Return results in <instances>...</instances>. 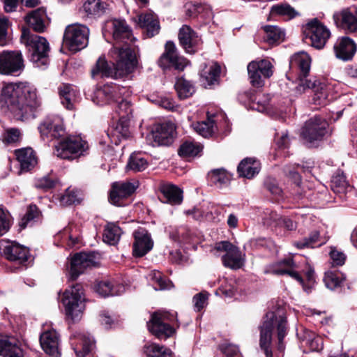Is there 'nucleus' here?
Here are the masks:
<instances>
[{
  "label": "nucleus",
  "instance_id": "8fccbe9b",
  "mask_svg": "<svg viewBox=\"0 0 357 357\" xmlns=\"http://www.w3.org/2000/svg\"><path fill=\"white\" fill-rule=\"evenodd\" d=\"M266 34V40L270 44H273L282 40L284 38V32L277 26L267 25L264 27Z\"/></svg>",
  "mask_w": 357,
  "mask_h": 357
},
{
  "label": "nucleus",
  "instance_id": "4be33fe9",
  "mask_svg": "<svg viewBox=\"0 0 357 357\" xmlns=\"http://www.w3.org/2000/svg\"><path fill=\"white\" fill-rule=\"evenodd\" d=\"M168 319L167 313L155 312L152 315V318L147 323L149 331L160 339H166L174 333V329L169 324L165 323Z\"/></svg>",
  "mask_w": 357,
  "mask_h": 357
},
{
  "label": "nucleus",
  "instance_id": "0e129e2a",
  "mask_svg": "<svg viewBox=\"0 0 357 357\" xmlns=\"http://www.w3.org/2000/svg\"><path fill=\"white\" fill-rule=\"evenodd\" d=\"M153 102L158 106L169 111H176L178 107V105H176L175 102L167 96L158 97L153 100Z\"/></svg>",
  "mask_w": 357,
  "mask_h": 357
},
{
  "label": "nucleus",
  "instance_id": "39448f33",
  "mask_svg": "<svg viewBox=\"0 0 357 357\" xmlns=\"http://www.w3.org/2000/svg\"><path fill=\"white\" fill-rule=\"evenodd\" d=\"M21 40L28 47L31 54L30 60L36 67L47 65L50 45L46 38L36 34H30L29 31L24 29Z\"/></svg>",
  "mask_w": 357,
  "mask_h": 357
},
{
  "label": "nucleus",
  "instance_id": "49530a36",
  "mask_svg": "<svg viewBox=\"0 0 357 357\" xmlns=\"http://www.w3.org/2000/svg\"><path fill=\"white\" fill-rule=\"evenodd\" d=\"M147 166V160L142 154L133 153L129 158L127 169L137 172L144 171Z\"/></svg>",
  "mask_w": 357,
  "mask_h": 357
},
{
  "label": "nucleus",
  "instance_id": "7ed1b4c3",
  "mask_svg": "<svg viewBox=\"0 0 357 357\" xmlns=\"http://www.w3.org/2000/svg\"><path fill=\"white\" fill-rule=\"evenodd\" d=\"M291 66H296L300 70L299 82L294 89L296 95H301L311 90L314 93L313 103L324 106L327 104L326 86L316 77L307 79L311 66V58L304 52L293 55L290 61Z\"/></svg>",
  "mask_w": 357,
  "mask_h": 357
},
{
  "label": "nucleus",
  "instance_id": "e433bc0d",
  "mask_svg": "<svg viewBox=\"0 0 357 357\" xmlns=\"http://www.w3.org/2000/svg\"><path fill=\"white\" fill-rule=\"evenodd\" d=\"M208 179L211 185L222 188L229 185L231 175L224 169H217L208 173Z\"/></svg>",
  "mask_w": 357,
  "mask_h": 357
},
{
  "label": "nucleus",
  "instance_id": "c756f323",
  "mask_svg": "<svg viewBox=\"0 0 357 357\" xmlns=\"http://www.w3.org/2000/svg\"><path fill=\"white\" fill-rule=\"evenodd\" d=\"M334 50L337 58L342 60H349L354 55L356 46L351 38L342 37L337 40Z\"/></svg>",
  "mask_w": 357,
  "mask_h": 357
},
{
  "label": "nucleus",
  "instance_id": "dca6fc26",
  "mask_svg": "<svg viewBox=\"0 0 357 357\" xmlns=\"http://www.w3.org/2000/svg\"><path fill=\"white\" fill-rule=\"evenodd\" d=\"M305 33L312 46L319 50L325 46L331 36L329 29L316 18L306 24Z\"/></svg>",
  "mask_w": 357,
  "mask_h": 357
},
{
  "label": "nucleus",
  "instance_id": "f257e3e1",
  "mask_svg": "<svg viewBox=\"0 0 357 357\" xmlns=\"http://www.w3.org/2000/svg\"><path fill=\"white\" fill-rule=\"evenodd\" d=\"M0 105L19 119L34 116L41 102L36 89L29 82H3L0 93Z\"/></svg>",
  "mask_w": 357,
  "mask_h": 357
},
{
  "label": "nucleus",
  "instance_id": "3c124183",
  "mask_svg": "<svg viewBox=\"0 0 357 357\" xmlns=\"http://www.w3.org/2000/svg\"><path fill=\"white\" fill-rule=\"evenodd\" d=\"M151 280L153 281V285L155 290L169 289L172 287V283L167 281L160 272L154 271L150 274Z\"/></svg>",
  "mask_w": 357,
  "mask_h": 357
},
{
  "label": "nucleus",
  "instance_id": "c85d7f7f",
  "mask_svg": "<svg viewBox=\"0 0 357 357\" xmlns=\"http://www.w3.org/2000/svg\"><path fill=\"white\" fill-rule=\"evenodd\" d=\"M40 342L46 354L52 357H59V338L56 331L48 330L43 333L40 337Z\"/></svg>",
  "mask_w": 357,
  "mask_h": 357
},
{
  "label": "nucleus",
  "instance_id": "20e7f679",
  "mask_svg": "<svg viewBox=\"0 0 357 357\" xmlns=\"http://www.w3.org/2000/svg\"><path fill=\"white\" fill-rule=\"evenodd\" d=\"M276 325L278 330V338L279 341L278 349L283 351L282 340L287 334L286 318L279 313L268 312L266 313L260 333V347L264 350L266 357H273L269 346L271 342V335L273 326Z\"/></svg>",
  "mask_w": 357,
  "mask_h": 357
},
{
  "label": "nucleus",
  "instance_id": "423d86ee",
  "mask_svg": "<svg viewBox=\"0 0 357 357\" xmlns=\"http://www.w3.org/2000/svg\"><path fill=\"white\" fill-rule=\"evenodd\" d=\"M84 301L83 288L80 284H75L67 289L63 293L61 302L68 318L73 321H79L85 309Z\"/></svg>",
  "mask_w": 357,
  "mask_h": 357
},
{
  "label": "nucleus",
  "instance_id": "5fc2aeb1",
  "mask_svg": "<svg viewBox=\"0 0 357 357\" xmlns=\"http://www.w3.org/2000/svg\"><path fill=\"white\" fill-rule=\"evenodd\" d=\"M21 138V132L16 128H7L2 135V141L6 144H15L20 142Z\"/></svg>",
  "mask_w": 357,
  "mask_h": 357
},
{
  "label": "nucleus",
  "instance_id": "b1692460",
  "mask_svg": "<svg viewBox=\"0 0 357 357\" xmlns=\"http://www.w3.org/2000/svg\"><path fill=\"white\" fill-rule=\"evenodd\" d=\"M176 135V126L170 121L158 125L150 136L153 139V146H168L173 142Z\"/></svg>",
  "mask_w": 357,
  "mask_h": 357
},
{
  "label": "nucleus",
  "instance_id": "680f3d73",
  "mask_svg": "<svg viewBox=\"0 0 357 357\" xmlns=\"http://www.w3.org/2000/svg\"><path fill=\"white\" fill-rule=\"evenodd\" d=\"M319 233L317 231H312L308 238H305L302 241H296L294 245L298 249L314 247V245L318 242Z\"/></svg>",
  "mask_w": 357,
  "mask_h": 357
},
{
  "label": "nucleus",
  "instance_id": "4d7b16f0",
  "mask_svg": "<svg viewBox=\"0 0 357 357\" xmlns=\"http://www.w3.org/2000/svg\"><path fill=\"white\" fill-rule=\"evenodd\" d=\"M264 187L276 199L282 197L283 191L274 178L267 177L264 181Z\"/></svg>",
  "mask_w": 357,
  "mask_h": 357
},
{
  "label": "nucleus",
  "instance_id": "2f4dec72",
  "mask_svg": "<svg viewBox=\"0 0 357 357\" xmlns=\"http://www.w3.org/2000/svg\"><path fill=\"white\" fill-rule=\"evenodd\" d=\"M261 169V165L259 160L247 158L243 159L238 166V172L242 177L252 178L259 174Z\"/></svg>",
  "mask_w": 357,
  "mask_h": 357
},
{
  "label": "nucleus",
  "instance_id": "1a4fd4ad",
  "mask_svg": "<svg viewBox=\"0 0 357 357\" xmlns=\"http://www.w3.org/2000/svg\"><path fill=\"white\" fill-rule=\"evenodd\" d=\"M328 123L322 118L315 116L307 121L302 128L301 136L307 146H313L316 142L321 141L326 134Z\"/></svg>",
  "mask_w": 357,
  "mask_h": 357
},
{
  "label": "nucleus",
  "instance_id": "f03ea898",
  "mask_svg": "<svg viewBox=\"0 0 357 357\" xmlns=\"http://www.w3.org/2000/svg\"><path fill=\"white\" fill-rule=\"evenodd\" d=\"M112 54L115 60L113 68L109 66L104 56H100L91 70L93 78L96 77L126 78L137 69L138 64L137 56L130 46L126 45L122 47H114Z\"/></svg>",
  "mask_w": 357,
  "mask_h": 357
},
{
  "label": "nucleus",
  "instance_id": "f704fd0d",
  "mask_svg": "<svg viewBox=\"0 0 357 357\" xmlns=\"http://www.w3.org/2000/svg\"><path fill=\"white\" fill-rule=\"evenodd\" d=\"M160 191L164 197L163 202L172 205L180 204L183 200L182 191L177 186L172 184L163 185Z\"/></svg>",
  "mask_w": 357,
  "mask_h": 357
},
{
  "label": "nucleus",
  "instance_id": "ea45409f",
  "mask_svg": "<svg viewBox=\"0 0 357 357\" xmlns=\"http://www.w3.org/2000/svg\"><path fill=\"white\" fill-rule=\"evenodd\" d=\"M59 95L61 103L68 109L73 108L75 91L69 84H63L59 87Z\"/></svg>",
  "mask_w": 357,
  "mask_h": 357
},
{
  "label": "nucleus",
  "instance_id": "a18cd8bd",
  "mask_svg": "<svg viewBox=\"0 0 357 357\" xmlns=\"http://www.w3.org/2000/svg\"><path fill=\"white\" fill-rule=\"evenodd\" d=\"M129 95L130 93L127 96H121V98H118V101H115V102H117L116 112L120 116V119L128 120L130 116L132 114V104L130 101L126 98Z\"/></svg>",
  "mask_w": 357,
  "mask_h": 357
},
{
  "label": "nucleus",
  "instance_id": "aec40b11",
  "mask_svg": "<svg viewBox=\"0 0 357 357\" xmlns=\"http://www.w3.org/2000/svg\"><path fill=\"white\" fill-rule=\"evenodd\" d=\"M96 265V257L93 253L80 252L75 254L70 261V280H76L87 268Z\"/></svg>",
  "mask_w": 357,
  "mask_h": 357
},
{
  "label": "nucleus",
  "instance_id": "bb28decb",
  "mask_svg": "<svg viewBox=\"0 0 357 357\" xmlns=\"http://www.w3.org/2000/svg\"><path fill=\"white\" fill-rule=\"evenodd\" d=\"M135 20L137 25L144 30L146 36L149 38L155 36L160 31L159 20L157 16L151 12L137 15Z\"/></svg>",
  "mask_w": 357,
  "mask_h": 357
},
{
  "label": "nucleus",
  "instance_id": "338daca9",
  "mask_svg": "<svg viewBox=\"0 0 357 357\" xmlns=\"http://www.w3.org/2000/svg\"><path fill=\"white\" fill-rule=\"evenodd\" d=\"M10 227L9 214L0 208V236L6 234Z\"/></svg>",
  "mask_w": 357,
  "mask_h": 357
},
{
  "label": "nucleus",
  "instance_id": "cd10ccee",
  "mask_svg": "<svg viewBox=\"0 0 357 357\" xmlns=\"http://www.w3.org/2000/svg\"><path fill=\"white\" fill-rule=\"evenodd\" d=\"M24 352L17 339L0 335V357H23Z\"/></svg>",
  "mask_w": 357,
  "mask_h": 357
},
{
  "label": "nucleus",
  "instance_id": "09e8293b",
  "mask_svg": "<svg viewBox=\"0 0 357 357\" xmlns=\"http://www.w3.org/2000/svg\"><path fill=\"white\" fill-rule=\"evenodd\" d=\"M202 149L200 144L192 142H185L182 144L178 150V154L183 157H193L197 155Z\"/></svg>",
  "mask_w": 357,
  "mask_h": 357
},
{
  "label": "nucleus",
  "instance_id": "13d9d810",
  "mask_svg": "<svg viewBox=\"0 0 357 357\" xmlns=\"http://www.w3.org/2000/svg\"><path fill=\"white\" fill-rule=\"evenodd\" d=\"M57 182L56 176L52 174L45 176L36 180L35 185L37 188L47 190L54 188Z\"/></svg>",
  "mask_w": 357,
  "mask_h": 357
},
{
  "label": "nucleus",
  "instance_id": "58836bf2",
  "mask_svg": "<svg viewBox=\"0 0 357 357\" xmlns=\"http://www.w3.org/2000/svg\"><path fill=\"white\" fill-rule=\"evenodd\" d=\"M143 351L146 357H172V352L169 349L153 342L146 343Z\"/></svg>",
  "mask_w": 357,
  "mask_h": 357
},
{
  "label": "nucleus",
  "instance_id": "ddd939ff",
  "mask_svg": "<svg viewBox=\"0 0 357 357\" xmlns=\"http://www.w3.org/2000/svg\"><path fill=\"white\" fill-rule=\"evenodd\" d=\"M137 187V181L114 182L109 191V202L117 206H126V201L135 192Z\"/></svg>",
  "mask_w": 357,
  "mask_h": 357
},
{
  "label": "nucleus",
  "instance_id": "69168bd1",
  "mask_svg": "<svg viewBox=\"0 0 357 357\" xmlns=\"http://www.w3.org/2000/svg\"><path fill=\"white\" fill-rule=\"evenodd\" d=\"M8 26L9 22L6 18L0 19V46L6 45L10 41L8 35Z\"/></svg>",
  "mask_w": 357,
  "mask_h": 357
},
{
  "label": "nucleus",
  "instance_id": "774afa93",
  "mask_svg": "<svg viewBox=\"0 0 357 357\" xmlns=\"http://www.w3.org/2000/svg\"><path fill=\"white\" fill-rule=\"evenodd\" d=\"M220 350L223 354V357H241L238 348L231 344H222L220 346Z\"/></svg>",
  "mask_w": 357,
  "mask_h": 357
},
{
  "label": "nucleus",
  "instance_id": "393cba45",
  "mask_svg": "<svg viewBox=\"0 0 357 357\" xmlns=\"http://www.w3.org/2000/svg\"><path fill=\"white\" fill-rule=\"evenodd\" d=\"M178 39L181 45L189 54H194L197 51L201 44V38L197 33L187 25H183L179 30Z\"/></svg>",
  "mask_w": 357,
  "mask_h": 357
},
{
  "label": "nucleus",
  "instance_id": "c03bdc74",
  "mask_svg": "<svg viewBox=\"0 0 357 357\" xmlns=\"http://www.w3.org/2000/svg\"><path fill=\"white\" fill-rule=\"evenodd\" d=\"M105 10V6L100 0H86L82 6V10L87 16L100 15Z\"/></svg>",
  "mask_w": 357,
  "mask_h": 357
},
{
  "label": "nucleus",
  "instance_id": "864d4df0",
  "mask_svg": "<svg viewBox=\"0 0 357 357\" xmlns=\"http://www.w3.org/2000/svg\"><path fill=\"white\" fill-rule=\"evenodd\" d=\"M93 341L89 338H81L79 344L73 348L77 357H85L91 351Z\"/></svg>",
  "mask_w": 357,
  "mask_h": 357
},
{
  "label": "nucleus",
  "instance_id": "412c9836",
  "mask_svg": "<svg viewBox=\"0 0 357 357\" xmlns=\"http://www.w3.org/2000/svg\"><path fill=\"white\" fill-rule=\"evenodd\" d=\"M333 20L337 27L349 33L357 31V8H344L333 14Z\"/></svg>",
  "mask_w": 357,
  "mask_h": 357
},
{
  "label": "nucleus",
  "instance_id": "a19ab883",
  "mask_svg": "<svg viewBox=\"0 0 357 357\" xmlns=\"http://www.w3.org/2000/svg\"><path fill=\"white\" fill-rule=\"evenodd\" d=\"M121 234V229L118 225L108 223L104 230L103 240L110 245H115L119 242Z\"/></svg>",
  "mask_w": 357,
  "mask_h": 357
},
{
  "label": "nucleus",
  "instance_id": "c9c22d12",
  "mask_svg": "<svg viewBox=\"0 0 357 357\" xmlns=\"http://www.w3.org/2000/svg\"><path fill=\"white\" fill-rule=\"evenodd\" d=\"M331 188L334 193L339 195L340 198H342L344 195L351 190V187L346 180L343 172L337 171L333 176L331 182Z\"/></svg>",
  "mask_w": 357,
  "mask_h": 357
},
{
  "label": "nucleus",
  "instance_id": "4c0bfd02",
  "mask_svg": "<svg viewBox=\"0 0 357 357\" xmlns=\"http://www.w3.org/2000/svg\"><path fill=\"white\" fill-rule=\"evenodd\" d=\"M125 291L121 284L114 285L110 281H101L96 287V291L102 297L118 296Z\"/></svg>",
  "mask_w": 357,
  "mask_h": 357
},
{
  "label": "nucleus",
  "instance_id": "de8ad7c7",
  "mask_svg": "<svg viewBox=\"0 0 357 357\" xmlns=\"http://www.w3.org/2000/svg\"><path fill=\"white\" fill-rule=\"evenodd\" d=\"M192 126L197 134L206 138L211 137L214 132V121L209 118L207 121L197 122Z\"/></svg>",
  "mask_w": 357,
  "mask_h": 357
},
{
  "label": "nucleus",
  "instance_id": "0eeeda50",
  "mask_svg": "<svg viewBox=\"0 0 357 357\" xmlns=\"http://www.w3.org/2000/svg\"><path fill=\"white\" fill-rule=\"evenodd\" d=\"M88 143L79 136H70L55 145V155L62 159L73 160L83 155L88 150Z\"/></svg>",
  "mask_w": 357,
  "mask_h": 357
},
{
  "label": "nucleus",
  "instance_id": "79ce46f5",
  "mask_svg": "<svg viewBox=\"0 0 357 357\" xmlns=\"http://www.w3.org/2000/svg\"><path fill=\"white\" fill-rule=\"evenodd\" d=\"M345 280V275L338 271H328L325 273L324 282L326 287L331 290L340 287L342 282Z\"/></svg>",
  "mask_w": 357,
  "mask_h": 357
},
{
  "label": "nucleus",
  "instance_id": "6e6d98bb",
  "mask_svg": "<svg viewBox=\"0 0 357 357\" xmlns=\"http://www.w3.org/2000/svg\"><path fill=\"white\" fill-rule=\"evenodd\" d=\"M271 13L287 16L289 18H293L296 15L295 10L288 4H278L272 6Z\"/></svg>",
  "mask_w": 357,
  "mask_h": 357
},
{
  "label": "nucleus",
  "instance_id": "6ab92c4d",
  "mask_svg": "<svg viewBox=\"0 0 357 357\" xmlns=\"http://www.w3.org/2000/svg\"><path fill=\"white\" fill-rule=\"evenodd\" d=\"M39 132L45 138L59 139L65 135L66 131L62 119L59 116H49L39 125Z\"/></svg>",
  "mask_w": 357,
  "mask_h": 357
},
{
  "label": "nucleus",
  "instance_id": "9d476101",
  "mask_svg": "<svg viewBox=\"0 0 357 357\" xmlns=\"http://www.w3.org/2000/svg\"><path fill=\"white\" fill-rule=\"evenodd\" d=\"M214 250L223 251L225 254L222 257V261L225 266L231 269H239L244 264V255L239 248L229 241L217 243Z\"/></svg>",
  "mask_w": 357,
  "mask_h": 357
},
{
  "label": "nucleus",
  "instance_id": "f8f14e48",
  "mask_svg": "<svg viewBox=\"0 0 357 357\" xmlns=\"http://www.w3.org/2000/svg\"><path fill=\"white\" fill-rule=\"evenodd\" d=\"M0 250L4 258L18 265H24L30 257L29 249L15 241H2Z\"/></svg>",
  "mask_w": 357,
  "mask_h": 357
},
{
  "label": "nucleus",
  "instance_id": "bf43d9fd",
  "mask_svg": "<svg viewBox=\"0 0 357 357\" xmlns=\"http://www.w3.org/2000/svg\"><path fill=\"white\" fill-rule=\"evenodd\" d=\"M38 212L37 207L35 205H31L20 222V227L22 229H24L27 226L31 225L32 222L38 217Z\"/></svg>",
  "mask_w": 357,
  "mask_h": 357
},
{
  "label": "nucleus",
  "instance_id": "9b49d317",
  "mask_svg": "<svg viewBox=\"0 0 357 357\" xmlns=\"http://www.w3.org/2000/svg\"><path fill=\"white\" fill-rule=\"evenodd\" d=\"M248 72L252 85L260 88L264 84V78H269L273 75V65L267 59L253 61L248 64Z\"/></svg>",
  "mask_w": 357,
  "mask_h": 357
},
{
  "label": "nucleus",
  "instance_id": "473e14b6",
  "mask_svg": "<svg viewBox=\"0 0 357 357\" xmlns=\"http://www.w3.org/2000/svg\"><path fill=\"white\" fill-rule=\"evenodd\" d=\"M46 13L43 8L31 12L25 18L27 24L36 32H43L45 29Z\"/></svg>",
  "mask_w": 357,
  "mask_h": 357
},
{
  "label": "nucleus",
  "instance_id": "7c9ffc66",
  "mask_svg": "<svg viewBox=\"0 0 357 357\" xmlns=\"http://www.w3.org/2000/svg\"><path fill=\"white\" fill-rule=\"evenodd\" d=\"M15 156L20 164L21 169L24 171H29L37 164L36 153L31 148L16 150Z\"/></svg>",
  "mask_w": 357,
  "mask_h": 357
},
{
  "label": "nucleus",
  "instance_id": "37998d69",
  "mask_svg": "<svg viewBox=\"0 0 357 357\" xmlns=\"http://www.w3.org/2000/svg\"><path fill=\"white\" fill-rule=\"evenodd\" d=\"M174 87L180 99L188 98L195 92L192 84L182 77L177 79Z\"/></svg>",
  "mask_w": 357,
  "mask_h": 357
},
{
  "label": "nucleus",
  "instance_id": "2eb2a0df",
  "mask_svg": "<svg viewBox=\"0 0 357 357\" xmlns=\"http://www.w3.org/2000/svg\"><path fill=\"white\" fill-rule=\"evenodd\" d=\"M128 94L129 90L126 87L107 84L95 91L93 101L97 105H103L118 101V98Z\"/></svg>",
  "mask_w": 357,
  "mask_h": 357
},
{
  "label": "nucleus",
  "instance_id": "f3484780",
  "mask_svg": "<svg viewBox=\"0 0 357 357\" xmlns=\"http://www.w3.org/2000/svg\"><path fill=\"white\" fill-rule=\"evenodd\" d=\"M159 66L162 68L174 67L175 69L183 70L188 64V61L178 54L175 44L167 41L165 44V51L158 61Z\"/></svg>",
  "mask_w": 357,
  "mask_h": 357
},
{
  "label": "nucleus",
  "instance_id": "603ef678",
  "mask_svg": "<svg viewBox=\"0 0 357 357\" xmlns=\"http://www.w3.org/2000/svg\"><path fill=\"white\" fill-rule=\"evenodd\" d=\"M112 135L116 137L119 141L128 138L130 136L128 120L119 119L112 131Z\"/></svg>",
  "mask_w": 357,
  "mask_h": 357
},
{
  "label": "nucleus",
  "instance_id": "a878e982",
  "mask_svg": "<svg viewBox=\"0 0 357 357\" xmlns=\"http://www.w3.org/2000/svg\"><path fill=\"white\" fill-rule=\"evenodd\" d=\"M296 266L291 258L284 259L277 264L271 265L266 270V273L281 275L287 274L296 280L300 284H303V280L295 271Z\"/></svg>",
  "mask_w": 357,
  "mask_h": 357
},
{
  "label": "nucleus",
  "instance_id": "e2e57ef3",
  "mask_svg": "<svg viewBox=\"0 0 357 357\" xmlns=\"http://www.w3.org/2000/svg\"><path fill=\"white\" fill-rule=\"evenodd\" d=\"M263 221L267 226L277 227L281 225L282 217L275 211H270L265 213Z\"/></svg>",
  "mask_w": 357,
  "mask_h": 357
},
{
  "label": "nucleus",
  "instance_id": "4468645a",
  "mask_svg": "<svg viewBox=\"0 0 357 357\" xmlns=\"http://www.w3.org/2000/svg\"><path fill=\"white\" fill-rule=\"evenodd\" d=\"M24 68L22 53L19 51H3L0 53V74L15 75Z\"/></svg>",
  "mask_w": 357,
  "mask_h": 357
},
{
  "label": "nucleus",
  "instance_id": "5701e85b",
  "mask_svg": "<svg viewBox=\"0 0 357 357\" xmlns=\"http://www.w3.org/2000/svg\"><path fill=\"white\" fill-rule=\"evenodd\" d=\"M133 237L132 253L135 257H142L152 250L153 241L146 229L138 228L133 232Z\"/></svg>",
  "mask_w": 357,
  "mask_h": 357
},
{
  "label": "nucleus",
  "instance_id": "052dcab7",
  "mask_svg": "<svg viewBox=\"0 0 357 357\" xmlns=\"http://www.w3.org/2000/svg\"><path fill=\"white\" fill-rule=\"evenodd\" d=\"M61 205L67 206L79 202L78 192L75 190L68 188L64 195L61 196L59 199Z\"/></svg>",
  "mask_w": 357,
  "mask_h": 357
},
{
  "label": "nucleus",
  "instance_id": "6e6552de",
  "mask_svg": "<svg viewBox=\"0 0 357 357\" xmlns=\"http://www.w3.org/2000/svg\"><path fill=\"white\" fill-rule=\"evenodd\" d=\"M89 29L81 24L68 25L63 35V43L73 52L86 47L89 43Z\"/></svg>",
  "mask_w": 357,
  "mask_h": 357
},
{
  "label": "nucleus",
  "instance_id": "a211bd4d",
  "mask_svg": "<svg viewBox=\"0 0 357 357\" xmlns=\"http://www.w3.org/2000/svg\"><path fill=\"white\" fill-rule=\"evenodd\" d=\"M103 34L112 35L116 41L132 40V30L124 20L112 19L107 20L103 28Z\"/></svg>",
  "mask_w": 357,
  "mask_h": 357
},
{
  "label": "nucleus",
  "instance_id": "72a5a7b5",
  "mask_svg": "<svg viewBox=\"0 0 357 357\" xmlns=\"http://www.w3.org/2000/svg\"><path fill=\"white\" fill-rule=\"evenodd\" d=\"M220 73V66L217 63L205 64L200 73L201 81L205 87L213 84L217 81Z\"/></svg>",
  "mask_w": 357,
  "mask_h": 357
}]
</instances>
